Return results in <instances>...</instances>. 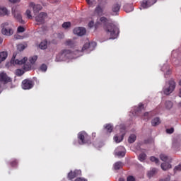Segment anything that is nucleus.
I'll return each instance as SVG.
<instances>
[{
    "label": "nucleus",
    "mask_w": 181,
    "mask_h": 181,
    "mask_svg": "<svg viewBox=\"0 0 181 181\" xmlns=\"http://www.w3.org/2000/svg\"><path fill=\"white\" fill-rule=\"evenodd\" d=\"M100 21L103 24V29L109 39H117L119 35V28L113 23L110 22L106 17H100Z\"/></svg>",
    "instance_id": "nucleus-1"
},
{
    "label": "nucleus",
    "mask_w": 181,
    "mask_h": 181,
    "mask_svg": "<svg viewBox=\"0 0 181 181\" xmlns=\"http://www.w3.org/2000/svg\"><path fill=\"white\" fill-rule=\"evenodd\" d=\"M78 139H79V144L84 145L86 144H91V139L90 136L86 132H81L78 134Z\"/></svg>",
    "instance_id": "nucleus-2"
},
{
    "label": "nucleus",
    "mask_w": 181,
    "mask_h": 181,
    "mask_svg": "<svg viewBox=\"0 0 181 181\" xmlns=\"http://www.w3.org/2000/svg\"><path fill=\"white\" fill-rule=\"evenodd\" d=\"M169 87L165 86L163 89L164 94L166 95H169V94H172L176 88V82L173 79H171L168 81Z\"/></svg>",
    "instance_id": "nucleus-3"
},
{
    "label": "nucleus",
    "mask_w": 181,
    "mask_h": 181,
    "mask_svg": "<svg viewBox=\"0 0 181 181\" xmlns=\"http://www.w3.org/2000/svg\"><path fill=\"white\" fill-rule=\"evenodd\" d=\"M9 23L8 22L1 24V33L6 36H11L13 35V30L8 27Z\"/></svg>",
    "instance_id": "nucleus-4"
},
{
    "label": "nucleus",
    "mask_w": 181,
    "mask_h": 181,
    "mask_svg": "<svg viewBox=\"0 0 181 181\" xmlns=\"http://www.w3.org/2000/svg\"><path fill=\"white\" fill-rule=\"evenodd\" d=\"M35 86V81L31 79H24L21 83V87L23 90H30L33 88Z\"/></svg>",
    "instance_id": "nucleus-5"
},
{
    "label": "nucleus",
    "mask_w": 181,
    "mask_h": 181,
    "mask_svg": "<svg viewBox=\"0 0 181 181\" xmlns=\"http://www.w3.org/2000/svg\"><path fill=\"white\" fill-rule=\"evenodd\" d=\"M96 46V42H86L82 47V52H87L88 53H90V52H93V50L95 49Z\"/></svg>",
    "instance_id": "nucleus-6"
},
{
    "label": "nucleus",
    "mask_w": 181,
    "mask_h": 181,
    "mask_svg": "<svg viewBox=\"0 0 181 181\" xmlns=\"http://www.w3.org/2000/svg\"><path fill=\"white\" fill-rule=\"evenodd\" d=\"M12 13L13 14V16L20 23H22L23 25L25 24V21L22 19V15L21 14V11L18 9V7L14 6L12 8Z\"/></svg>",
    "instance_id": "nucleus-7"
},
{
    "label": "nucleus",
    "mask_w": 181,
    "mask_h": 181,
    "mask_svg": "<svg viewBox=\"0 0 181 181\" xmlns=\"http://www.w3.org/2000/svg\"><path fill=\"white\" fill-rule=\"evenodd\" d=\"M12 78H11L6 73L2 72L0 74V82L4 84H8V83H11Z\"/></svg>",
    "instance_id": "nucleus-8"
},
{
    "label": "nucleus",
    "mask_w": 181,
    "mask_h": 181,
    "mask_svg": "<svg viewBox=\"0 0 181 181\" xmlns=\"http://www.w3.org/2000/svg\"><path fill=\"white\" fill-rule=\"evenodd\" d=\"M46 18H47V13L41 12L35 17V21L40 25L45 23V19H46Z\"/></svg>",
    "instance_id": "nucleus-9"
},
{
    "label": "nucleus",
    "mask_w": 181,
    "mask_h": 181,
    "mask_svg": "<svg viewBox=\"0 0 181 181\" xmlns=\"http://www.w3.org/2000/svg\"><path fill=\"white\" fill-rule=\"evenodd\" d=\"M81 175V170H75L74 171H71L68 173L67 177L69 180H73V179H75V177H77V176Z\"/></svg>",
    "instance_id": "nucleus-10"
},
{
    "label": "nucleus",
    "mask_w": 181,
    "mask_h": 181,
    "mask_svg": "<svg viewBox=\"0 0 181 181\" xmlns=\"http://www.w3.org/2000/svg\"><path fill=\"white\" fill-rule=\"evenodd\" d=\"M86 28L83 27H78L74 29V35H77L78 36H84L86 35Z\"/></svg>",
    "instance_id": "nucleus-11"
},
{
    "label": "nucleus",
    "mask_w": 181,
    "mask_h": 181,
    "mask_svg": "<svg viewBox=\"0 0 181 181\" xmlns=\"http://www.w3.org/2000/svg\"><path fill=\"white\" fill-rule=\"evenodd\" d=\"M64 60H67V57H66V54L62 49L56 57L55 62H63Z\"/></svg>",
    "instance_id": "nucleus-12"
},
{
    "label": "nucleus",
    "mask_w": 181,
    "mask_h": 181,
    "mask_svg": "<svg viewBox=\"0 0 181 181\" xmlns=\"http://www.w3.org/2000/svg\"><path fill=\"white\" fill-rule=\"evenodd\" d=\"M29 6L33 8L34 13H37V12L42 11V6L40 4H35V3L30 2Z\"/></svg>",
    "instance_id": "nucleus-13"
},
{
    "label": "nucleus",
    "mask_w": 181,
    "mask_h": 181,
    "mask_svg": "<svg viewBox=\"0 0 181 181\" xmlns=\"http://www.w3.org/2000/svg\"><path fill=\"white\" fill-rule=\"evenodd\" d=\"M119 9H121V5L118 4V3L113 4L112 6V13L115 15H118Z\"/></svg>",
    "instance_id": "nucleus-14"
},
{
    "label": "nucleus",
    "mask_w": 181,
    "mask_h": 181,
    "mask_svg": "<svg viewBox=\"0 0 181 181\" xmlns=\"http://www.w3.org/2000/svg\"><path fill=\"white\" fill-rule=\"evenodd\" d=\"M117 149L120 151L116 152V155L119 157L124 158V156H125V148H124V146H119Z\"/></svg>",
    "instance_id": "nucleus-15"
},
{
    "label": "nucleus",
    "mask_w": 181,
    "mask_h": 181,
    "mask_svg": "<svg viewBox=\"0 0 181 181\" xmlns=\"http://www.w3.org/2000/svg\"><path fill=\"white\" fill-rule=\"evenodd\" d=\"M161 70L165 73V76H169L170 74V69L168 64H164L161 67Z\"/></svg>",
    "instance_id": "nucleus-16"
},
{
    "label": "nucleus",
    "mask_w": 181,
    "mask_h": 181,
    "mask_svg": "<svg viewBox=\"0 0 181 181\" xmlns=\"http://www.w3.org/2000/svg\"><path fill=\"white\" fill-rule=\"evenodd\" d=\"M76 45V41L72 40H67L65 42V46H69V47H71V48L75 47Z\"/></svg>",
    "instance_id": "nucleus-17"
},
{
    "label": "nucleus",
    "mask_w": 181,
    "mask_h": 181,
    "mask_svg": "<svg viewBox=\"0 0 181 181\" xmlns=\"http://www.w3.org/2000/svg\"><path fill=\"white\" fill-rule=\"evenodd\" d=\"M160 166L163 170H169V169H172V165L168 163H163Z\"/></svg>",
    "instance_id": "nucleus-18"
},
{
    "label": "nucleus",
    "mask_w": 181,
    "mask_h": 181,
    "mask_svg": "<svg viewBox=\"0 0 181 181\" xmlns=\"http://www.w3.org/2000/svg\"><path fill=\"white\" fill-rule=\"evenodd\" d=\"M6 57H8V52L5 51L0 52V64L6 60Z\"/></svg>",
    "instance_id": "nucleus-19"
},
{
    "label": "nucleus",
    "mask_w": 181,
    "mask_h": 181,
    "mask_svg": "<svg viewBox=\"0 0 181 181\" xmlns=\"http://www.w3.org/2000/svg\"><path fill=\"white\" fill-rule=\"evenodd\" d=\"M26 62H28V57H25L21 60L16 59L14 63H15V64L22 65V64H25V63H26Z\"/></svg>",
    "instance_id": "nucleus-20"
},
{
    "label": "nucleus",
    "mask_w": 181,
    "mask_h": 181,
    "mask_svg": "<svg viewBox=\"0 0 181 181\" xmlns=\"http://www.w3.org/2000/svg\"><path fill=\"white\" fill-rule=\"evenodd\" d=\"M152 4H151V1L148 0H143L141 2V6L144 8H149V6H151Z\"/></svg>",
    "instance_id": "nucleus-21"
},
{
    "label": "nucleus",
    "mask_w": 181,
    "mask_h": 181,
    "mask_svg": "<svg viewBox=\"0 0 181 181\" xmlns=\"http://www.w3.org/2000/svg\"><path fill=\"white\" fill-rule=\"evenodd\" d=\"M159 124H160V119L159 117H156L151 120V125L153 127H157Z\"/></svg>",
    "instance_id": "nucleus-22"
},
{
    "label": "nucleus",
    "mask_w": 181,
    "mask_h": 181,
    "mask_svg": "<svg viewBox=\"0 0 181 181\" xmlns=\"http://www.w3.org/2000/svg\"><path fill=\"white\" fill-rule=\"evenodd\" d=\"M64 52L65 53V56L66 59H71L73 56V52L70 49H63Z\"/></svg>",
    "instance_id": "nucleus-23"
},
{
    "label": "nucleus",
    "mask_w": 181,
    "mask_h": 181,
    "mask_svg": "<svg viewBox=\"0 0 181 181\" xmlns=\"http://www.w3.org/2000/svg\"><path fill=\"white\" fill-rule=\"evenodd\" d=\"M124 136H125V133L122 134L121 137H118V136H115L114 141L117 144H119V142H122V141L124 139Z\"/></svg>",
    "instance_id": "nucleus-24"
},
{
    "label": "nucleus",
    "mask_w": 181,
    "mask_h": 181,
    "mask_svg": "<svg viewBox=\"0 0 181 181\" xmlns=\"http://www.w3.org/2000/svg\"><path fill=\"white\" fill-rule=\"evenodd\" d=\"M8 15V9L5 7H0V16H5Z\"/></svg>",
    "instance_id": "nucleus-25"
},
{
    "label": "nucleus",
    "mask_w": 181,
    "mask_h": 181,
    "mask_svg": "<svg viewBox=\"0 0 181 181\" xmlns=\"http://www.w3.org/2000/svg\"><path fill=\"white\" fill-rule=\"evenodd\" d=\"M157 173L158 170L156 168H152V170L148 172V177H152V176H155V175Z\"/></svg>",
    "instance_id": "nucleus-26"
},
{
    "label": "nucleus",
    "mask_w": 181,
    "mask_h": 181,
    "mask_svg": "<svg viewBox=\"0 0 181 181\" xmlns=\"http://www.w3.org/2000/svg\"><path fill=\"white\" fill-rule=\"evenodd\" d=\"M95 12L98 15H103V13L104 12V9H103V7H101L100 6H96V8H95Z\"/></svg>",
    "instance_id": "nucleus-27"
},
{
    "label": "nucleus",
    "mask_w": 181,
    "mask_h": 181,
    "mask_svg": "<svg viewBox=\"0 0 181 181\" xmlns=\"http://www.w3.org/2000/svg\"><path fill=\"white\" fill-rule=\"evenodd\" d=\"M40 49H42V50H45L47 49V41H42L39 45Z\"/></svg>",
    "instance_id": "nucleus-28"
},
{
    "label": "nucleus",
    "mask_w": 181,
    "mask_h": 181,
    "mask_svg": "<svg viewBox=\"0 0 181 181\" xmlns=\"http://www.w3.org/2000/svg\"><path fill=\"white\" fill-rule=\"evenodd\" d=\"M136 141V135L131 134L128 139L129 144H134Z\"/></svg>",
    "instance_id": "nucleus-29"
},
{
    "label": "nucleus",
    "mask_w": 181,
    "mask_h": 181,
    "mask_svg": "<svg viewBox=\"0 0 181 181\" xmlns=\"http://www.w3.org/2000/svg\"><path fill=\"white\" fill-rule=\"evenodd\" d=\"M122 168V162L118 161L116 162L114 165V169L115 170H119V169Z\"/></svg>",
    "instance_id": "nucleus-30"
},
{
    "label": "nucleus",
    "mask_w": 181,
    "mask_h": 181,
    "mask_svg": "<svg viewBox=\"0 0 181 181\" xmlns=\"http://www.w3.org/2000/svg\"><path fill=\"white\" fill-rule=\"evenodd\" d=\"M105 129H106V131H107V132H109V134H111L112 132V125L108 124H105Z\"/></svg>",
    "instance_id": "nucleus-31"
},
{
    "label": "nucleus",
    "mask_w": 181,
    "mask_h": 181,
    "mask_svg": "<svg viewBox=\"0 0 181 181\" xmlns=\"http://www.w3.org/2000/svg\"><path fill=\"white\" fill-rule=\"evenodd\" d=\"M160 159L163 160V162H168V160H169V157L165 154H160Z\"/></svg>",
    "instance_id": "nucleus-32"
},
{
    "label": "nucleus",
    "mask_w": 181,
    "mask_h": 181,
    "mask_svg": "<svg viewBox=\"0 0 181 181\" xmlns=\"http://www.w3.org/2000/svg\"><path fill=\"white\" fill-rule=\"evenodd\" d=\"M173 107V103H172V101L168 100L165 102V108H167V110H170V108H172Z\"/></svg>",
    "instance_id": "nucleus-33"
},
{
    "label": "nucleus",
    "mask_w": 181,
    "mask_h": 181,
    "mask_svg": "<svg viewBox=\"0 0 181 181\" xmlns=\"http://www.w3.org/2000/svg\"><path fill=\"white\" fill-rule=\"evenodd\" d=\"M145 159H146V154H145L144 153H141V154H139V160H140V162H144Z\"/></svg>",
    "instance_id": "nucleus-34"
},
{
    "label": "nucleus",
    "mask_w": 181,
    "mask_h": 181,
    "mask_svg": "<svg viewBox=\"0 0 181 181\" xmlns=\"http://www.w3.org/2000/svg\"><path fill=\"white\" fill-rule=\"evenodd\" d=\"M70 26H71V23H70V22H64L62 24V28L64 29H69V28H70Z\"/></svg>",
    "instance_id": "nucleus-35"
},
{
    "label": "nucleus",
    "mask_w": 181,
    "mask_h": 181,
    "mask_svg": "<svg viewBox=\"0 0 181 181\" xmlns=\"http://www.w3.org/2000/svg\"><path fill=\"white\" fill-rule=\"evenodd\" d=\"M29 60L31 64H35V63H36V60H37V56L32 57Z\"/></svg>",
    "instance_id": "nucleus-36"
},
{
    "label": "nucleus",
    "mask_w": 181,
    "mask_h": 181,
    "mask_svg": "<svg viewBox=\"0 0 181 181\" xmlns=\"http://www.w3.org/2000/svg\"><path fill=\"white\" fill-rule=\"evenodd\" d=\"M142 110H144V104L140 103L139 105V107H136V112H141V111H142Z\"/></svg>",
    "instance_id": "nucleus-37"
},
{
    "label": "nucleus",
    "mask_w": 181,
    "mask_h": 181,
    "mask_svg": "<svg viewBox=\"0 0 181 181\" xmlns=\"http://www.w3.org/2000/svg\"><path fill=\"white\" fill-rule=\"evenodd\" d=\"M10 165L12 166V168H16V166H18V160H13L11 162H10Z\"/></svg>",
    "instance_id": "nucleus-38"
},
{
    "label": "nucleus",
    "mask_w": 181,
    "mask_h": 181,
    "mask_svg": "<svg viewBox=\"0 0 181 181\" xmlns=\"http://www.w3.org/2000/svg\"><path fill=\"white\" fill-rule=\"evenodd\" d=\"M124 11L128 13L129 12H132L133 8L131 6H124Z\"/></svg>",
    "instance_id": "nucleus-39"
},
{
    "label": "nucleus",
    "mask_w": 181,
    "mask_h": 181,
    "mask_svg": "<svg viewBox=\"0 0 181 181\" xmlns=\"http://www.w3.org/2000/svg\"><path fill=\"white\" fill-rule=\"evenodd\" d=\"M150 160H151V162H155V163H156V165H158V163H159V159H158V158H156V157H155V156H151V157L150 158Z\"/></svg>",
    "instance_id": "nucleus-40"
},
{
    "label": "nucleus",
    "mask_w": 181,
    "mask_h": 181,
    "mask_svg": "<svg viewBox=\"0 0 181 181\" xmlns=\"http://www.w3.org/2000/svg\"><path fill=\"white\" fill-rule=\"evenodd\" d=\"M25 45H23V44H20L17 46V49L19 52H22L23 50H25Z\"/></svg>",
    "instance_id": "nucleus-41"
},
{
    "label": "nucleus",
    "mask_w": 181,
    "mask_h": 181,
    "mask_svg": "<svg viewBox=\"0 0 181 181\" xmlns=\"http://www.w3.org/2000/svg\"><path fill=\"white\" fill-rule=\"evenodd\" d=\"M16 74L18 77H21V76H23V71H22V69H17L16 71Z\"/></svg>",
    "instance_id": "nucleus-42"
},
{
    "label": "nucleus",
    "mask_w": 181,
    "mask_h": 181,
    "mask_svg": "<svg viewBox=\"0 0 181 181\" xmlns=\"http://www.w3.org/2000/svg\"><path fill=\"white\" fill-rule=\"evenodd\" d=\"M41 71H46L47 70V64H42L40 66Z\"/></svg>",
    "instance_id": "nucleus-43"
},
{
    "label": "nucleus",
    "mask_w": 181,
    "mask_h": 181,
    "mask_svg": "<svg viewBox=\"0 0 181 181\" xmlns=\"http://www.w3.org/2000/svg\"><path fill=\"white\" fill-rule=\"evenodd\" d=\"M181 170V165H178L177 166L175 167L174 168V173H176V172H180Z\"/></svg>",
    "instance_id": "nucleus-44"
},
{
    "label": "nucleus",
    "mask_w": 181,
    "mask_h": 181,
    "mask_svg": "<svg viewBox=\"0 0 181 181\" xmlns=\"http://www.w3.org/2000/svg\"><path fill=\"white\" fill-rule=\"evenodd\" d=\"M31 12H30V10H27L26 12H25V15L27 16V18L28 19H30V18H32V15H31Z\"/></svg>",
    "instance_id": "nucleus-45"
},
{
    "label": "nucleus",
    "mask_w": 181,
    "mask_h": 181,
    "mask_svg": "<svg viewBox=\"0 0 181 181\" xmlns=\"http://www.w3.org/2000/svg\"><path fill=\"white\" fill-rule=\"evenodd\" d=\"M17 32H18V33H23V32H25V28L19 26L17 29Z\"/></svg>",
    "instance_id": "nucleus-46"
},
{
    "label": "nucleus",
    "mask_w": 181,
    "mask_h": 181,
    "mask_svg": "<svg viewBox=\"0 0 181 181\" xmlns=\"http://www.w3.org/2000/svg\"><path fill=\"white\" fill-rule=\"evenodd\" d=\"M175 132V129L173 127H171L170 129H166V133L167 134H173Z\"/></svg>",
    "instance_id": "nucleus-47"
},
{
    "label": "nucleus",
    "mask_w": 181,
    "mask_h": 181,
    "mask_svg": "<svg viewBox=\"0 0 181 181\" xmlns=\"http://www.w3.org/2000/svg\"><path fill=\"white\" fill-rule=\"evenodd\" d=\"M159 181H170V175H167L165 178H161Z\"/></svg>",
    "instance_id": "nucleus-48"
},
{
    "label": "nucleus",
    "mask_w": 181,
    "mask_h": 181,
    "mask_svg": "<svg viewBox=\"0 0 181 181\" xmlns=\"http://www.w3.org/2000/svg\"><path fill=\"white\" fill-rule=\"evenodd\" d=\"M127 181H135V177H134L132 175H129L127 177Z\"/></svg>",
    "instance_id": "nucleus-49"
},
{
    "label": "nucleus",
    "mask_w": 181,
    "mask_h": 181,
    "mask_svg": "<svg viewBox=\"0 0 181 181\" xmlns=\"http://www.w3.org/2000/svg\"><path fill=\"white\" fill-rule=\"evenodd\" d=\"M88 28H93L94 26V21H91L88 24Z\"/></svg>",
    "instance_id": "nucleus-50"
},
{
    "label": "nucleus",
    "mask_w": 181,
    "mask_h": 181,
    "mask_svg": "<svg viewBox=\"0 0 181 181\" xmlns=\"http://www.w3.org/2000/svg\"><path fill=\"white\" fill-rule=\"evenodd\" d=\"M86 2H87V4H88V5H93V4H95V1H90V0H86Z\"/></svg>",
    "instance_id": "nucleus-51"
},
{
    "label": "nucleus",
    "mask_w": 181,
    "mask_h": 181,
    "mask_svg": "<svg viewBox=\"0 0 181 181\" xmlns=\"http://www.w3.org/2000/svg\"><path fill=\"white\" fill-rule=\"evenodd\" d=\"M74 181H87V180L81 177H78Z\"/></svg>",
    "instance_id": "nucleus-52"
},
{
    "label": "nucleus",
    "mask_w": 181,
    "mask_h": 181,
    "mask_svg": "<svg viewBox=\"0 0 181 181\" xmlns=\"http://www.w3.org/2000/svg\"><path fill=\"white\" fill-rule=\"evenodd\" d=\"M9 1L11 2L12 4H16V3L21 2L20 0H9Z\"/></svg>",
    "instance_id": "nucleus-53"
},
{
    "label": "nucleus",
    "mask_w": 181,
    "mask_h": 181,
    "mask_svg": "<svg viewBox=\"0 0 181 181\" xmlns=\"http://www.w3.org/2000/svg\"><path fill=\"white\" fill-rule=\"evenodd\" d=\"M148 116H149V112L144 113V117H148Z\"/></svg>",
    "instance_id": "nucleus-54"
},
{
    "label": "nucleus",
    "mask_w": 181,
    "mask_h": 181,
    "mask_svg": "<svg viewBox=\"0 0 181 181\" xmlns=\"http://www.w3.org/2000/svg\"><path fill=\"white\" fill-rule=\"evenodd\" d=\"M119 181H125V179L121 177L119 179Z\"/></svg>",
    "instance_id": "nucleus-55"
},
{
    "label": "nucleus",
    "mask_w": 181,
    "mask_h": 181,
    "mask_svg": "<svg viewBox=\"0 0 181 181\" xmlns=\"http://www.w3.org/2000/svg\"><path fill=\"white\" fill-rule=\"evenodd\" d=\"M3 40H4L2 39V37H0V45H1V43H2Z\"/></svg>",
    "instance_id": "nucleus-56"
},
{
    "label": "nucleus",
    "mask_w": 181,
    "mask_h": 181,
    "mask_svg": "<svg viewBox=\"0 0 181 181\" xmlns=\"http://www.w3.org/2000/svg\"><path fill=\"white\" fill-rule=\"evenodd\" d=\"M179 95L181 98V89H180Z\"/></svg>",
    "instance_id": "nucleus-57"
},
{
    "label": "nucleus",
    "mask_w": 181,
    "mask_h": 181,
    "mask_svg": "<svg viewBox=\"0 0 181 181\" xmlns=\"http://www.w3.org/2000/svg\"><path fill=\"white\" fill-rule=\"evenodd\" d=\"M54 2H58V1L57 0H54Z\"/></svg>",
    "instance_id": "nucleus-58"
},
{
    "label": "nucleus",
    "mask_w": 181,
    "mask_h": 181,
    "mask_svg": "<svg viewBox=\"0 0 181 181\" xmlns=\"http://www.w3.org/2000/svg\"><path fill=\"white\" fill-rule=\"evenodd\" d=\"M180 86H181V81L179 82Z\"/></svg>",
    "instance_id": "nucleus-59"
},
{
    "label": "nucleus",
    "mask_w": 181,
    "mask_h": 181,
    "mask_svg": "<svg viewBox=\"0 0 181 181\" xmlns=\"http://www.w3.org/2000/svg\"><path fill=\"white\" fill-rule=\"evenodd\" d=\"M13 59H15V55L13 56Z\"/></svg>",
    "instance_id": "nucleus-60"
},
{
    "label": "nucleus",
    "mask_w": 181,
    "mask_h": 181,
    "mask_svg": "<svg viewBox=\"0 0 181 181\" xmlns=\"http://www.w3.org/2000/svg\"><path fill=\"white\" fill-rule=\"evenodd\" d=\"M98 1H100V2H102V1H103V0H98Z\"/></svg>",
    "instance_id": "nucleus-61"
},
{
    "label": "nucleus",
    "mask_w": 181,
    "mask_h": 181,
    "mask_svg": "<svg viewBox=\"0 0 181 181\" xmlns=\"http://www.w3.org/2000/svg\"><path fill=\"white\" fill-rule=\"evenodd\" d=\"M149 119V117H147V120Z\"/></svg>",
    "instance_id": "nucleus-62"
},
{
    "label": "nucleus",
    "mask_w": 181,
    "mask_h": 181,
    "mask_svg": "<svg viewBox=\"0 0 181 181\" xmlns=\"http://www.w3.org/2000/svg\"><path fill=\"white\" fill-rule=\"evenodd\" d=\"M124 131H125V129H123Z\"/></svg>",
    "instance_id": "nucleus-63"
}]
</instances>
